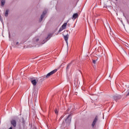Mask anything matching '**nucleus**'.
<instances>
[{
    "mask_svg": "<svg viewBox=\"0 0 129 129\" xmlns=\"http://www.w3.org/2000/svg\"><path fill=\"white\" fill-rule=\"evenodd\" d=\"M31 83L33 84V86H36L37 85V81H36V80H31Z\"/></svg>",
    "mask_w": 129,
    "mask_h": 129,
    "instance_id": "nucleus-7",
    "label": "nucleus"
},
{
    "mask_svg": "<svg viewBox=\"0 0 129 129\" xmlns=\"http://www.w3.org/2000/svg\"><path fill=\"white\" fill-rule=\"evenodd\" d=\"M116 98H115V99H115V100H116Z\"/></svg>",
    "mask_w": 129,
    "mask_h": 129,
    "instance_id": "nucleus-20",
    "label": "nucleus"
},
{
    "mask_svg": "<svg viewBox=\"0 0 129 129\" xmlns=\"http://www.w3.org/2000/svg\"><path fill=\"white\" fill-rule=\"evenodd\" d=\"M49 37H50V35H48L47 38H46V41H45L46 42H47V41H48L47 39H48V38H49Z\"/></svg>",
    "mask_w": 129,
    "mask_h": 129,
    "instance_id": "nucleus-14",
    "label": "nucleus"
},
{
    "mask_svg": "<svg viewBox=\"0 0 129 129\" xmlns=\"http://www.w3.org/2000/svg\"><path fill=\"white\" fill-rule=\"evenodd\" d=\"M65 121L68 123L71 122V114L69 115L67 118L65 119Z\"/></svg>",
    "mask_w": 129,
    "mask_h": 129,
    "instance_id": "nucleus-5",
    "label": "nucleus"
},
{
    "mask_svg": "<svg viewBox=\"0 0 129 129\" xmlns=\"http://www.w3.org/2000/svg\"><path fill=\"white\" fill-rule=\"evenodd\" d=\"M11 124H12V125H13L14 127H16V126H17V121H16L15 120L13 119L11 121Z\"/></svg>",
    "mask_w": 129,
    "mask_h": 129,
    "instance_id": "nucleus-6",
    "label": "nucleus"
},
{
    "mask_svg": "<svg viewBox=\"0 0 129 129\" xmlns=\"http://www.w3.org/2000/svg\"><path fill=\"white\" fill-rule=\"evenodd\" d=\"M16 45H19V42H17L16 43Z\"/></svg>",
    "mask_w": 129,
    "mask_h": 129,
    "instance_id": "nucleus-17",
    "label": "nucleus"
},
{
    "mask_svg": "<svg viewBox=\"0 0 129 129\" xmlns=\"http://www.w3.org/2000/svg\"><path fill=\"white\" fill-rule=\"evenodd\" d=\"M93 62L94 63V64H95L96 63V60H93Z\"/></svg>",
    "mask_w": 129,
    "mask_h": 129,
    "instance_id": "nucleus-15",
    "label": "nucleus"
},
{
    "mask_svg": "<svg viewBox=\"0 0 129 129\" xmlns=\"http://www.w3.org/2000/svg\"><path fill=\"white\" fill-rule=\"evenodd\" d=\"M5 4H6V0H2L1 1V6L4 7L5 6Z\"/></svg>",
    "mask_w": 129,
    "mask_h": 129,
    "instance_id": "nucleus-10",
    "label": "nucleus"
},
{
    "mask_svg": "<svg viewBox=\"0 0 129 129\" xmlns=\"http://www.w3.org/2000/svg\"><path fill=\"white\" fill-rule=\"evenodd\" d=\"M38 41H39V39H36V42H38Z\"/></svg>",
    "mask_w": 129,
    "mask_h": 129,
    "instance_id": "nucleus-19",
    "label": "nucleus"
},
{
    "mask_svg": "<svg viewBox=\"0 0 129 129\" xmlns=\"http://www.w3.org/2000/svg\"><path fill=\"white\" fill-rule=\"evenodd\" d=\"M64 39L66 41V42H67V43L68 42V34H67V35H64Z\"/></svg>",
    "mask_w": 129,
    "mask_h": 129,
    "instance_id": "nucleus-9",
    "label": "nucleus"
},
{
    "mask_svg": "<svg viewBox=\"0 0 129 129\" xmlns=\"http://www.w3.org/2000/svg\"><path fill=\"white\" fill-rule=\"evenodd\" d=\"M57 70L55 69L53 70L52 71L50 72L48 74H47V75H44L43 77V79H45V78H49L51 76V75H53V74H55L56 72H57Z\"/></svg>",
    "mask_w": 129,
    "mask_h": 129,
    "instance_id": "nucleus-1",
    "label": "nucleus"
},
{
    "mask_svg": "<svg viewBox=\"0 0 129 129\" xmlns=\"http://www.w3.org/2000/svg\"><path fill=\"white\" fill-rule=\"evenodd\" d=\"M69 68H70V64H68L67 67V69H69Z\"/></svg>",
    "mask_w": 129,
    "mask_h": 129,
    "instance_id": "nucleus-13",
    "label": "nucleus"
},
{
    "mask_svg": "<svg viewBox=\"0 0 129 129\" xmlns=\"http://www.w3.org/2000/svg\"><path fill=\"white\" fill-rule=\"evenodd\" d=\"M5 16V17H8V16H9V10H6Z\"/></svg>",
    "mask_w": 129,
    "mask_h": 129,
    "instance_id": "nucleus-11",
    "label": "nucleus"
},
{
    "mask_svg": "<svg viewBox=\"0 0 129 129\" xmlns=\"http://www.w3.org/2000/svg\"><path fill=\"white\" fill-rule=\"evenodd\" d=\"M47 14V11H44L43 12L42 14L41 15V17H40V22H42V21H43V19H44V17H45V16L46 15V14Z\"/></svg>",
    "mask_w": 129,
    "mask_h": 129,
    "instance_id": "nucleus-4",
    "label": "nucleus"
},
{
    "mask_svg": "<svg viewBox=\"0 0 129 129\" xmlns=\"http://www.w3.org/2000/svg\"><path fill=\"white\" fill-rule=\"evenodd\" d=\"M98 120V116H96V117L94 119V120L92 123V127H94V126H95V124H96V122H97Z\"/></svg>",
    "mask_w": 129,
    "mask_h": 129,
    "instance_id": "nucleus-2",
    "label": "nucleus"
},
{
    "mask_svg": "<svg viewBox=\"0 0 129 129\" xmlns=\"http://www.w3.org/2000/svg\"><path fill=\"white\" fill-rule=\"evenodd\" d=\"M0 20L3 21V19L2 18V16L0 15Z\"/></svg>",
    "mask_w": 129,
    "mask_h": 129,
    "instance_id": "nucleus-16",
    "label": "nucleus"
},
{
    "mask_svg": "<svg viewBox=\"0 0 129 129\" xmlns=\"http://www.w3.org/2000/svg\"><path fill=\"white\" fill-rule=\"evenodd\" d=\"M128 95H129V91H128V92L127 94V95H126V96H128Z\"/></svg>",
    "mask_w": 129,
    "mask_h": 129,
    "instance_id": "nucleus-18",
    "label": "nucleus"
},
{
    "mask_svg": "<svg viewBox=\"0 0 129 129\" xmlns=\"http://www.w3.org/2000/svg\"><path fill=\"white\" fill-rule=\"evenodd\" d=\"M54 112L55 113H56V114H58V110H57L56 109L54 110Z\"/></svg>",
    "mask_w": 129,
    "mask_h": 129,
    "instance_id": "nucleus-12",
    "label": "nucleus"
},
{
    "mask_svg": "<svg viewBox=\"0 0 129 129\" xmlns=\"http://www.w3.org/2000/svg\"><path fill=\"white\" fill-rule=\"evenodd\" d=\"M77 18H78V14L77 13L74 14L73 15V19H74V20H75L77 19Z\"/></svg>",
    "mask_w": 129,
    "mask_h": 129,
    "instance_id": "nucleus-8",
    "label": "nucleus"
},
{
    "mask_svg": "<svg viewBox=\"0 0 129 129\" xmlns=\"http://www.w3.org/2000/svg\"><path fill=\"white\" fill-rule=\"evenodd\" d=\"M67 26V23H64L62 26L59 28V32H62L63 30L66 29V27Z\"/></svg>",
    "mask_w": 129,
    "mask_h": 129,
    "instance_id": "nucleus-3",
    "label": "nucleus"
}]
</instances>
